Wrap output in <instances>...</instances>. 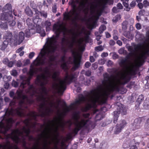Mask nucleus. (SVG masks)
<instances>
[{
	"mask_svg": "<svg viewBox=\"0 0 149 149\" xmlns=\"http://www.w3.org/2000/svg\"><path fill=\"white\" fill-rule=\"evenodd\" d=\"M31 79L30 77H29L26 79L25 80V82L27 83V84H30V81Z\"/></svg>",
	"mask_w": 149,
	"mask_h": 149,
	"instance_id": "0e129e2a",
	"label": "nucleus"
},
{
	"mask_svg": "<svg viewBox=\"0 0 149 149\" xmlns=\"http://www.w3.org/2000/svg\"><path fill=\"white\" fill-rule=\"evenodd\" d=\"M128 24L127 22L125 21L122 23V28L123 29L125 30L127 28V26Z\"/></svg>",
	"mask_w": 149,
	"mask_h": 149,
	"instance_id": "79ce46f5",
	"label": "nucleus"
},
{
	"mask_svg": "<svg viewBox=\"0 0 149 149\" xmlns=\"http://www.w3.org/2000/svg\"><path fill=\"white\" fill-rule=\"evenodd\" d=\"M136 28L138 30L140 29L141 28V26L139 23H137L135 25Z\"/></svg>",
	"mask_w": 149,
	"mask_h": 149,
	"instance_id": "052dcab7",
	"label": "nucleus"
},
{
	"mask_svg": "<svg viewBox=\"0 0 149 149\" xmlns=\"http://www.w3.org/2000/svg\"><path fill=\"white\" fill-rule=\"evenodd\" d=\"M38 69V68H34L32 65H31L28 74H29L31 77H32L34 74L37 73Z\"/></svg>",
	"mask_w": 149,
	"mask_h": 149,
	"instance_id": "a211bd4d",
	"label": "nucleus"
},
{
	"mask_svg": "<svg viewBox=\"0 0 149 149\" xmlns=\"http://www.w3.org/2000/svg\"><path fill=\"white\" fill-rule=\"evenodd\" d=\"M11 74L14 77H17L18 74V73L16 70H13L11 72Z\"/></svg>",
	"mask_w": 149,
	"mask_h": 149,
	"instance_id": "a18cd8bd",
	"label": "nucleus"
},
{
	"mask_svg": "<svg viewBox=\"0 0 149 149\" xmlns=\"http://www.w3.org/2000/svg\"><path fill=\"white\" fill-rule=\"evenodd\" d=\"M14 111L15 110L12 108L10 109H7L5 115L8 116H9L10 115L13 116Z\"/></svg>",
	"mask_w": 149,
	"mask_h": 149,
	"instance_id": "393cba45",
	"label": "nucleus"
},
{
	"mask_svg": "<svg viewBox=\"0 0 149 149\" xmlns=\"http://www.w3.org/2000/svg\"><path fill=\"white\" fill-rule=\"evenodd\" d=\"M23 130H24V132L26 134V136H28L31 132L30 128H28L27 129H26L25 127H23Z\"/></svg>",
	"mask_w": 149,
	"mask_h": 149,
	"instance_id": "ea45409f",
	"label": "nucleus"
},
{
	"mask_svg": "<svg viewBox=\"0 0 149 149\" xmlns=\"http://www.w3.org/2000/svg\"><path fill=\"white\" fill-rule=\"evenodd\" d=\"M14 62L13 61H9L8 64H7L9 67H12L13 66Z\"/></svg>",
	"mask_w": 149,
	"mask_h": 149,
	"instance_id": "4d7b16f0",
	"label": "nucleus"
},
{
	"mask_svg": "<svg viewBox=\"0 0 149 149\" xmlns=\"http://www.w3.org/2000/svg\"><path fill=\"white\" fill-rule=\"evenodd\" d=\"M15 19V18L13 17L12 14L6 12L2 13L0 15V19L2 20L6 21L10 26H14L15 25L16 22L14 20Z\"/></svg>",
	"mask_w": 149,
	"mask_h": 149,
	"instance_id": "6e6552de",
	"label": "nucleus"
},
{
	"mask_svg": "<svg viewBox=\"0 0 149 149\" xmlns=\"http://www.w3.org/2000/svg\"><path fill=\"white\" fill-rule=\"evenodd\" d=\"M18 83L13 80L12 81V86L14 87H17L18 86Z\"/></svg>",
	"mask_w": 149,
	"mask_h": 149,
	"instance_id": "c03bdc74",
	"label": "nucleus"
},
{
	"mask_svg": "<svg viewBox=\"0 0 149 149\" xmlns=\"http://www.w3.org/2000/svg\"><path fill=\"white\" fill-rule=\"evenodd\" d=\"M3 105V101L2 98H0V110L1 109Z\"/></svg>",
	"mask_w": 149,
	"mask_h": 149,
	"instance_id": "864d4df0",
	"label": "nucleus"
},
{
	"mask_svg": "<svg viewBox=\"0 0 149 149\" xmlns=\"http://www.w3.org/2000/svg\"><path fill=\"white\" fill-rule=\"evenodd\" d=\"M106 27L105 25L104 24L102 25L99 28V32L100 34H101L103 31L106 30Z\"/></svg>",
	"mask_w": 149,
	"mask_h": 149,
	"instance_id": "473e14b6",
	"label": "nucleus"
},
{
	"mask_svg": "<svg viewBox=\"0 0 149 149\" xmlns=\"http://www.w3.org/2000/svg\"><path fill=\"white\" fill-rule=\"evenodd\" d=\"M45 25L46 26L47 31H49L51 29V23L49 21H46L45 23Z\"/></svg>",
	"mask_w": 149,
	"mask_h": 149,
	"instance_id": "c85d7f7f",
	"label": "nucleus"
},
{
	"mask_svg": "<svg viewBox=\"0 0 149 149\" xmlns=\"http://www.w3.org/2000/svg\"><path fill=\"white\" fill-rule=\"evenodd\" d=\"M118 53L121 55H125L127 52L123 48H122L118 50Z\"/></svg>",
	"mask_w": 149,
	"mask_h": 149,
	"instance_id": "4c0bfd02",
	"label": "nucleus"
},
{
	"mask_svg": "<svg viewBox=\"0 0 149 149\" xmlns=\"http://www.w3.org/2000/svg\"><path fill=\"white\" fill-rule=\"evenodd\" d=\"M59 74L60 73L58 72H54L52 75V78L55 80L59 79L58 77V76H59Z\"/></svg>",
	"mask_w": 149,
	"mask_h": 149,
	"instance_id": "c756f323",
	"label": "nucleus"
},
{
	"mask_svg": "<svg viewBox=\"0 0 149 149\" xmlns=\"http://www.w3.org/2000/svg\"><path fill=\"white\" fill-rule=\"evenodd\" d=\"M47 77H46V80H47V81H45L44 80L45 82L41 81V82H40V86L41 87V88H42V87H45V86L47 83L48 81H47Z\"/></svg>",
	"mask_w": 149,
	"mask_h": 149,
	"instance_id": "de8ad7c7",
	"label": "nucleus"
},
{
	"mask_svg": "<svg viewBox=\"0 0 149 149\" xmlns=\"http://www.w3.org/2000/svg\"><path fill=\"white\" fill-rule=\"evenodd\" d=\"M62 59L63 62L61 65V68L63 70L67 69V64L73 65V68L75 69L78 68L80 65L81 59L82 56H70L69 59L65 61L64 58L65 56H62Z\"/></svg>",
	"mask_w": 149,
	"mask_h": 149,
	"instance_id": "0eeeda50",
	"label": "nucleus"
},
{
	"mask_svg": "<svg viewBox=\"0 0 149 149\" xmlns=\"http://www.w3.org/2000/svg\"><path fill=\"white\" fill-rule=\"evenodd\" d=\"M145 79L147 81V84L146 85L145 88L146 89H149V84H148V82H149V76L146 77Z\"/></svg>",
	"mask_w": 149,
	"mask_h": 149,
	"instance_id": "a19ab883",
	"label": "nucleus"
},
{
	"mask_svg": "<svg viewBox=\"0 0 149 149\" xmlns=\"http://www.w3.org/2000/svg\"><path fill=\"white\" fill-rule=\"evenodd\" d=\"M8 43V42L7 41L4 40L2 44L1 49L2 50H4L7 47Z\"/></svg>",
	"mask_w": 149,
	"mask_h": 149,
	"instance_id": "f704fd0d",
	"label": "nucleus"
},
{
	"mask_svg": "<svg viewBox=\"0 0 149 149\" xmlns=\"http://www.w3.org/2000/svg\"><path fill=\"white\" fill-rule=\"evenodd\" d=\"M16 111V114L18 116L21 117L23 115V113L22 112L20 111L17 109H16L15 110Z\"/></svg>",
	"mask_w": 149,
	"mask_h": 149,
	"instance_id": "49530a36",
	"label": "nucleus"
},
{
	"mask_svg": "<svg viewBox=\"0 0 149 149\" xmlns=\"http://www.w3.org/2000/svg\"><path fill=\"white\" fill-rule=\"evenodd\" d=\"M123 8V6L120 3H118L117 5V7H114L113 8L112 11L113 12L115 13L118 12L119 10L122 9Z\"/></svg>",
	"mask_w": 149,
	"mask_h": 149,
	"instance_id": "412c9836",
	"label": "nucleus"
},
{
	"mask_svg": "<svg viewBox=\"0 0 149 149\" xmlns=\"http://www.w3.org/2000/svg\"><path fill=\"white\" fill-rule=\"evenodd\" d=\"M72 138L71 134L70 133L66 135V139L67 140H69L70 139Z\"/></svg>",
	"mask_w": 149,
	"mask_h": 149,
	"instance_id": "13d9d810",
	"label": "nucleus"
},
{
	"mask_svg": "<svg viewBox=\"0 0 149 149\" xmlns=\"http://www.w3.org/2000/svg\"><path fill=\"white\" fill-rule=\"evenodd\" d=\"M75 75L73 73L69 74L68 72L65 73L63 80H61L59 83V86L58 84L55 83L54 86H55L58 90V93H63L66 88V84H70L74 81L76 80Z\"/></svg>",
	"mask_w": 149,
	"mask_h": 149,
	"instance_id": "20e7f679",
	"label": "nucleus"
},
{
	"mask_svg": "<svg viewBox=\"0 0 149 149\" xmlns=\"http://www.w3.org/2000/svg\"><path fill=\"white\" fill-rule=\"evenodd\" d=\"M86 122V120H84V119H82L78 123L75 124V125L76 127L73 130V133L77 134L78 132L81 130H85L84 128H86L87 127Z\"/></svg>",
	"mask_w": 149,
	"mask_h": 149,
	"instance_id": "9b49d317",
	"label": "nucleus"
},
{
	"mask_svg": "<svg viewBox=\"0 0 149 149\" xmlns=\"http://www.w3.org/2000/svg\"><path fill=\"white\" fill-rule=\"evenodd\" d=\"M41 89L43 93H47V89L45 87H43L41 88Z\"/></svg>",
	"mask_w": 149,
	"mask_h": 149,
	"instance_id": "bf43d9fd",
	"label": "nucleus"
},
{
	"mask_svg": "<svg viewBox=\"0 0 149 149\" xmlns=\"http://www.w3.org/2000/svg\"><path fill=\"white\" fill-rule=\"evenodd\" d=\"M40 78H42L44 80L47 81L46 77L45 75L43 74H42L36 77V80L38 83H40L41 81L40 79Z\"/></svg>",
	"mask_w": 149,
	"mask_h": 149,
	"instance_id": "cd10ccee",
	"label": "nucleus"
},
{
	"mask_svg": "<svg viewBox=\"0 0 149 149\" xmlns=\"http://www.w3.org/2000/svg\"><path fill=\"white\" fill-rule=\"evenodd\" d=\"M136 38L139 40H142L144 37L143 35L139 32H137L135 36Z\"/></svg>",
	"mask_w": 149,
	"mask_h": 149,
	"instance_id": "bb28decb",
	"label": "nucleus"
},
{
	"mask_svg": "<svg viewBox=\"0 0 149 149\" xmlns=\"http://www.w3.org/2000/svg\"><path fill=\"white\" fill-rule=\"evenodd\" d=\"M128 50L133 56H149V43L146 45H135L133 46H130Z\"/></svg>",
	"mask_w": 149,
	"mask_h": 149,
	"instance_id": "39448f33",
	"label": "nucleus"
},
{
	"mask_svg": "<svg viewBox=\"0 0 149 149\" xmlns=\"http://www.w3.org/2000/svg\"><path fill=\"white\" fill-rule=\"evenodd\" d=\"M22 93V92L20 91H17V95L18 96V97L17 98L18 99H20L21 98V94Z\"/></svg>",
	"mask_w": 149,
	"mask_h": 149,
	"instance_id": "680f3d73",
	"label": "nucleus"
},
{
	"mask_svg": "<svg viewBox=\"0 0 149 149\" xmlns=\"http://www.w3.org/2000/svg\"><path fill=\"white\" fill-rule=\"evenodd\" d=\"M9 95L11 97L13 98V99H16L17 98L14 96L15 93L13 91H10L9 93Z\"/></svg>",
	"mask_w": 149,
	"mask_h": 149,
	"instance_id": "09e8293b",
	"label": "nucleus"
},
{
	"mask_svg": "<svg viewBox=\"0 0 149 149\" xmlns=\"http://www.w3.org/2000/svg\"><path fill=\"white\" fill-rule=\"evenodd\" d=\"M127 123L125 120H121V122L119 124H117L116 125L114 134H118L120 133L122 130L126 125Z\"/></svg>",
	"mask_w": 149,
	"mask_h": 149,
	"instance_id": "ddd939ff",
	"label": "nucleus"
},
{
	"mask_svg": "<svg viewBox=\"0 0 149 149\" xmlns=\"http://www.w3.org/2000/svg\"><path fill=\"white\" fill-rule=\"evenodd\" d=\"M103 11V9L100 8L95 10V15L93 16L92 23L90 24L91 28L95 27L97 21L99 19V17L101 15Z\"/></svg>",
	"mask_w": 149,
	"mask_h": 149,
	"instance_id": "f8f14e48",
	"label": "nucleus"
},
{
	"mask_svg": "<svg viewBox=\"0 0 149 149\" xmlns=\"http://www.w3.org/2000/svg\"><path fill=\"white\" fill-rule=\"evenodd\" d=\"M91 65V63L88 62H86L85 64V66L86 68H89Z\"/></svg>",
	"mask_w": 149,
	"mask_h": 149,
	"instance_id": "338daca9",
	"label": "nucleus"
},
{
	"mask_svg": "<svg viewBox=\"0 0 149 149\" xmlns=\"http://www.w3.org/2000/svg\"><path fill=\"white\" fill-rule=\"evenodd\" d=\"M34 11L35 12V14H36V18L39 19V15H40L41 12L39 11L36 9L34 8Z\"/></svg>",
	"mask_w": 149,
	"mask_h": 149,
	"instance_id": "58836bf2",
	"label": "nucleus"
},
{
	"mask_svg": "<svg viewBox=\"0 0 149 149\" xmlns=\"http://www.w3.org/2000/svg\"><path fill=\"white\" fill-rule=\"evenodd\" d=\"M145 117H139L135 119L130 127L131 130L134 131L141 129L143 125V122L145 120Z\"/></svg>",
	"mask_w": 149,
	"mask_h": 149,
	"instance_id": "9d476101",
	"label": "nucleus"
},
{
	"mask_svg": "<svg viewBox=\"0 0 149 149\" xmlns=\"http://www.w3.org/2000/svg\"><path fill=\"white\" fill-rule=\"evenodd\" d=\"M46 114L44 113H42V114H41L40 115H33V116H32L35 118H36V116H39L42 117H44L45 115L49 116V114L53 111L52 110L50 109H47L46 110Z\"/></svg>",
	"mask_w": 149,
	"mask_h": 149,
	"instance_id": "aec40b11",
	"label": "nucleus"
},
{
	"mask_svg": "<svg viewBox=\"0 0 149 149\" xmlns=\"http://www.w3.org/2000/svg\"><path fill=\"white\" fill-rule=\"evenodd\" d=\"M85 4L84 1L83 0L79 2V0H73L71 2V4L74 9L70 11L69 13H64V19L66 20H73L74 19H76L78 17L79 14L75 9L78 4H79L80 7L84 8Z\"/></svg>",
	"mask_w": 149,
	"mask_h": 149,
	"instance_id": "423d86ee",
	"label": "nucleus"
},
{
	"mask_svg": "<svg viewBox=\"0 0 149 149\" xmlns=\"http://www.w3.org/2000/svg\"><path fill=\"white\" fill-rule=\"evenodd\" d=\"M103 49L102 47L100 45L95 48V49L96 51H102Z\"/></svg>",
	"mask_w": 149,
	"mask_h": 149,
	"instance_id": "3c124183",
	"label": "nucleus"
},
{
	"mask_svg": "<svg viewBox=\"0 0 149 149\" xmlns=\"http://www.w3.org/2000/svg\"><path fill=\"white\" fill-rule=\"evenodd\" d=\"M54 132L56 134H54V138L53 139L54 140H56L58 139V138L59 135V133L58 131V128H56L54 130Z\"/></svg>",
	"mask_w": 149,
	"mask_h": 149,
	"instance_id": "7c9ffc66",
	"label": "nucleus"
},
{
	"mask_svg": "<svg viewBox=\"0 0 149 149\" xmlns=\"http://www.w3.org/2000/svg\"><path fill=\"white\" fill-rule=\"evenodd\" d=\"M2 148L3 149H6L7 148L9 149L7 145H2L0 143V149Z\"/></svg>",
	"mask_w": 149,
	"mask_h": 149,
	"instance_id": "5fc2aeb1",
	"label": "nucleus"
},
{
	"mask_svg": "<svg viewBox=\"0 0 149 149\" xmlns=\"http://www.w3.org/2000/svg\"><path fill=\"white\" fill-rule=\"evenodd\" d=\"M40 56H37L36 58L33 62L31 64L34 67L35 66H38L40 65ZM43 57V56H41Z\"/></svg>",
	"mask_w": 149,
	"mask_h": 149,
	"instance_id": "4be33fe9",
	"label": "nucleus"
},
{
	"mask_svg": "<svg viewBox=\"0 0 149 149\" xmlns=\"http://www.w3.org/2000/svg\"><path fill=\"white\" fill-rule=\"evenodd\" d=\"M9 61V60L7 58H6L3 59V62L5 64H7Z\"/></svg>",
	"mask_w": 149,
	"mask_h": 149,
	"instance_id": "69168bd1",
	"label": "nucleus"
},
{
	"mask_svg": "<svg viewBox=\"0 0 149 149\" xmlns=\"http://www.w3.org/2000/svg\"><path fill=\"white\" fill-rule=\"evenodd\" d=\"M75 36H74L71 42H68L66 43L65 45L63 47V49L65 52H70L73 54V56H81V54L84 50V47L83 46L81 45L83 40L82 39L78 40V46H74V43L76 42Z\"/></svg>",
	"mask_w": 149,
	"mask_h": 149,
	"instance_id": "7ed1b4c3",
	"label": "nucleus"
},
{
	"mask_svg": "<svg viewBox=\"0 0 149 149\" xmlns=\"http://www.w3.org/2000/svg\"><path fill=\"white\" fill-rule=\"evenodd\" d=\"M0 26L1 28L4 29H7L8 27L6 23H3L2 22L0 23Z\"/></svg>",
	"mask_w": 149,
	"mask_h": 149,
	"instance_id": "e433bc0d",
	"label": "nucleus"
},
{
	"mask_svg": "<svg viewBox=\"0 0 149 149\" xmlns=\"http://www.w3.org/2000/svg\"><path fill=\"white\" fill-rule=\"evenodd\" d=\"M84 120L86 121V125L87 128H84L85 130H89L90 129H94L96 126V124L95 122L90 121L88 119H85Z\"/></svg>",
	"mask_w": 149,
	"mask_h": 149,
	"instance_id": "dca6fc26",
	"label": "nucleus"
},
{
	"mask_svg": "<svg viewBox=\"0 0 149 149\" xmlns=\"http://www.w3.org/2000/svg\"><path fill=\"white\" fill-rule=\"evenodd\" d=\"M117 111H114L113 123H116L118 121L119 115L120 113L123 115L127 114V110L125 107H124L122 104H120L117 108Z\"/></svg>",
	"mask_w": 149,
	"mask_h": 149,
	"instance_id": "1a4fd4ad",
	"label": "nucleus"
},
{
	"mask_svg": "<svg viewBox=\"0 0 149 149\" xmlns=\"http://www.w3.org/2000/svg\"><path fill=\"white\" fill-rule=\"evenodd\" d=\"M44 71L45 72V73L47 74H50V72H49V71L48 70V69L47 68V67H46L44 70Z\"/></svg>",
	"mask_w": 149,
	"mask_h": 149,
	"instance_id": "774afa93",
	"label": "nucleus"
},
{
	"mask_svg": "<svg viewBox=\"0 0 149 149\" xmlns=\"http://www.w3.org/2000/svg\"><path fill=\"white\" fill-rule=\"evenodd\" d=\"M143 106L144 109L146 110L149 109V100L146 99L145 100Z\"/></svg>",
	"mask_w": 149,
	"mask_h": 149,
	"instance_id": "a878e982",
	"label": "nucleus"
},
{
	"mask_svg": "<svg viewBox=\"0 0 149 149\" xmlns=\"http://www.w3.org/2000/svg\"><path fill=\"white\" fill-rule=\"evenodd\" d=\"M123 2V4L127 8V11H129L130 8H128V5L127 3L129 0H121Z\"/></svg>",
	"mask_w": 149,
	"mask_h": 149,
	"instance_id": "72a5a7b5",
	"label": "nucleus"
},
{
	"mask_svg": "<svg viewBox=\"0 0 149 149\" xmlns=\"http://www.w3.org/2000/svg\"><path fill=\"white\" fill-rule=\"evenodd\" d=\"M41 16H43V17L46 18L47 17V13L44 11H42L40 12V14Z\"/></svg>",
	"mask_w": 149,
	"mask_h": 149,
	"instance_id": "8fccbe9b",
	"label": "nucleus"
},
{
	"mask_svg": "<svg viewBox=\"0 0 149 149\" xmlns=\"http://www.w3.org/2000/svg\"><path fill=\"white\" fill-rule=\"evenodd\" d=\"M78 115V113H76L74 114L73 116V118L77 122H78V120L79 118V116Z\"/></svg>",
	"mask_w": 149,
	"mask_h": 149,
	"instance_id": "37998d69",
	"label": "nucleus"
},
{
	"mask_svg": "<svg viewBox=\"0 0 149 149\" xmlns=\"http://www.w3.org/2000/svg\"><path fill=\"white\" fill-rule=\"evenodd\" d=\"M2 10L3 11H6V12L12 14V7L10 4H6L3 8Z\"/></svg>",
	"mask_w": 149,
	"mask_h": 149,
	"instance_id": "f3484780",
	"label": "nucleus"
},
{
	"mask_svg": "<svg viewBox=\"0 0 149 149\" xmlns=\"http://www.w3.org/2000/svg\"><path fill=\"white\" fill-rule=\"evenodd\" d=\"M86 99V97L83 96L82 95H81V96H79V100L81 101H85Z\"/></svg>",
	"mask_w": 149,
	"mask_h": 149,
	"instance_id": "603ef678",
	"label": "nucleus"
},
{
	"mask_svg": "<svg viewBox=\"0 0 149 149\" xmlns=\"http://www.w3.org/2000/svg\"><path fill=\"white\" fill-rule=\"evenodd\" d=\"M91 72L90 70L86 71L85 73V75L87 76H90L91 75Z\"/></svg>",
	"mask_w": 149,
	"mask_h": 149,
	"instance_id": "e2e57ef3",
	"label": "nucleus"
},
{
	"mask_svg": "<svg viewBox=\"0 0 149 149\" xmlns=\"http://www.w3.org/2000/svg\"><path fill=\"white\" fill-rule=\"evenodd\" d=\"M121 18V16L120 15H117L113 17L112 20L113 22H116Z\"/></svg>",
	"mask_w": 149,
	"mask_h": 149,
	"instance_id": "c9c22d12",
	"label": "nucleus"
},
{
	"mask_svg": "<svg viewBox=\"0 0 149 149\" xmlns=\"http://www.w3.org/2000/svg\"><path fill=\"white\" fill-rule=\"evenodd\" d=\"M11 138L16 143H18L19 142L20 138L16 135L12 136Z\"/></svg>",
	"mask_w": 149,
	"mask_h": 149,
	"instance_id": "2f4dec72",
	"label": "nucleus"
},
{
	"mask_svg": "<svg viewBox=\"0 0 149 149\" xmlns=\"http://www.w3.org/2000/svg\"><path fill=\"white\" fill-rule=\"evenodd\" d=\"M25 12V13L28 16L31 17L33 16V12L29 6H27L26 8Z\"/></svg>",
	"mask_w": 149,
	"mask_h": 149,
	"instance_id": "5701e85b",
	"label": "nucleus"
},
{
	"mask_svg": "<svg viewBox=\"0 0 149 149\" xmlns=\"http://www.w3.org/2000/svg\"><path fill=\"white\" fill-rule=\"evenodd\" d=\"M37 32L40 34L41 36L44 37L45 35V33L44 30L42 29L40 27H38L37 28Z\"/></svg>",
	"mask_w": 149,
	"mask_h": 149,
	"instance_id": "b1692460",
	"label": "nucleus"
},
{
	"mask_svg": "<svg viewBox=\"0 0 149 149\" xmlns=\"http://www.w3.org/2000/svg\"><path fill=\"white\" fill-rule=\"evenodd\" d=\"M3 38L7 41L11 43H13L15 45V38L12 37V33L10 32H6Z\"/></svg>",
	"mask_w": 149,
	"mask_h": 149,
	"instance_id": "2eb2a0df",
	"label": "nucleus"
},
{
	"mask_svg": "<svg viewBox=\"0 0 149 149\" xmlns=\"http://www.w3.org/2000/svg\"><path fill=\"white\" fill-rule=\"evenodd\" d=\"M137 59L134 64H132L129 71L124 72L121 74L120 79L123 80L121 82L120 79L117 80L116 83L113 82H110L107 87V90L103 91L100 96H97L91 100V104H88L83 109V111L86 112L91 108L96 107V104L101 105L106 103L110 94L114 91L120 92L124 94L127 91V89L123 86L127 83L130 80L132 77L135 76L137 73L139 68L144 63L146 56H137Z\"/></svg>",
	"mask_w": 149,
	"mask_h": 149,
	"instance_id": "f257e3e1",
	"label": "nucleus"
},
{
	"mask_svg": "<svg viewBox=\"0 0 149 149\" xmlns=\"http://www.w3.org/2000/svg\"><path fill=\"white\" fill-rule=\"evenodd\" d=\"M10 86V84L8 82H6L5 83L4 87L6 89H8Z\"/></svg>",
	"mask_w": 149,
	"mask_h": 149,
	"instance_id": "6e6d98bb",
	"label": "nucleus"
},
{
	"mask_svg": "<svg viewBox=\"0 0 149 149\" xmlns=\"http://www.w3.org/2000/svg\"><path fill=\"white\" fill-rule=\"evenodd\" d=\"M24 33L23 32H20L18 36H15V45H19L22 42L24 39Z\"/></svg>",
	"mask_w": 149,
	"mask_h": 149,
	"instance_id": "4468645a",
	"label": "nucleus"
},
{
	"mask_svg": "<svg viewBox=\"0 0 149 149\" xmlns=\"http://www.w3.org/2000/svg\"><path fill=\"white\" fill-rule=\"evenodd\" d=\"M53 29L55 32L56 36H53L47 39L46 42L41 49L38 56H49V54L54 52L57 48V38L59 37L61 33L65 35L66 31L65 26L56 24L54 25Z\"/></svg>",
	"mask_w": 149,
	"mask_h": 149,
	"instance_id": "f03ea898",
	"label": "nucleus"
},
{
	"mask_svg": "<svg viewBox=\"0 0 149 149\" xmlns=\"http://www.w3.org/2000/svg\"><path fill=\"white\" fill-rule=\"evenodd\" d=\"M144 99V97L143 95H139L136 102V107H137V108L139 107L141 102L143 101Z\"/></svg>",
	"mask_w": 149,
	"mask_h": 149,
	"instance_id": "6ab92c4d",
	"label": "nucleus"
}]
</instances>
